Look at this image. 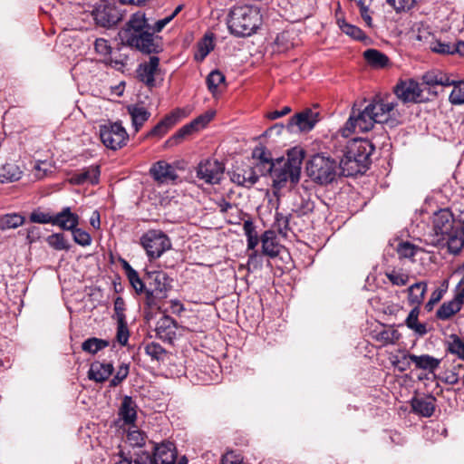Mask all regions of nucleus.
I'll list each match as a JSON object with an SVG mask.
<instances>
[{
	"instance_id": "f257e3e1",
	"label": "nucleus",
	"mask_w": 464,
	"mask_h": 464,
	"mask_svg": "<svg viewBox=\"0 0 464 464\" xmlns=\"http://www.w3.org/2000/svg\"><path fill=\"white\" fill-rule=\"evenodd\" d=\"M375 123L377 121L370 103L363 109L358 108L354 103L344 126L332 137L334 152L338 157H340L338 153H342L340 167L343 175L355 176L367 169L373 150L372 144L368 140L349 139V137L355 131L371 130Z\"/></svg>"
},
{
	"instance_id": "f03ea898",
	"label": "nucleus",
	"mask_w": 464,
	"mask_h": 464,
	"mask_svg": "<svg viewBox=\"0 0 464 464\" xmlns=\"http://www.w3.org/2000/svg\"><path fill=\"white\" fill-rule=\"evenodd\" d=\"M304 151L293 149L287 153V158H279L273 164V169L267 174L272 177L273 187L280 189L287 182L295 185L299 181Z\"/></svg>"
},
{
	"instance_id": "7ed1b4c3",
	"label": "nucleus",
	"mask_w": 464,
	"mask_h": 464,
	"mask_svg": "<svg viewBox=\"0 0 464 464\" xmlns=\"http://www.w3.org/2000/svg\"><path fill=\"white\" fill-rule=\"evenodd\" d=\"M260 22L261 16L257 8L239 5L231 9L227 25L232 34L248 36L258 28Z\"/></svg>"
},
{
	"instance_id": "20e7f679",
	"label": "nucleus",
	"mask_w": 464,
	"mask_h": 464,
	"mask_svg": "<svg viewBox=\"0 0 464 464\" xmlns=\"http://www.w3.org/2000/svg\"><path fill=\"white\" fill-rule=\"evenodd\" d=\"M330 146L336 160L341 161L342 153H338L340 157L334 152L332 140ZM306 170L308 175L320 184H328L333 182L335 178L340 175L343 176L340 167V163L336 164L335 160H332L329 157H325L323 154H316L312 157L308 161ZM344 177H346L344 175Z\"/></svg>"
},
{
	"instance_id": "39448f33",
	"label": "nucleus",
	"mask_w": 464,
	"mask_h": 464,
	"mask_svg": "<svg viewBox=\"0 0 464 464\" xmlns=\"http://www.w3.org/2000/svg\"><path fill=\"white\" fill-rule=\"evenodd\" d=\"M459 226H455L454 214L448 208L435 212L431 218V231L427 235L426 243L441 246L444 237L450 235Z\"/></svg>"
},
{
	"instance_id": "423d86ee",
	"label": "nucleus",
	"mask_w": 464,
	"mask_h": 464,
	"mask_svg": "<svg viewBox=\"0 0 464 464\" xmlns=\"http://www.w3.org/2000/svg\"><path fill=\"white\" fill-rule=\"evenodd\" d=\"M149 287L146 290L145 304L150 309L159 307V301L168 296L172 279L163 271L147 272Z\"/></svg>"
},
{
	"instance_id": "0eeeda50",
	"label": "nucleus",
	"mask_w": 464,
	"mask_h": 464,
	"mask_svg": "<svg viewBox=\"0 0 464 464\" xmlns=\"http://www.w3.org/2000/svg\"><path fill=\"white\" fill-rule=\"evenodd\" d=\"M119 37L122 44L134 48L144 53H157L161 51L160 42L155 39L150 30L130 32V30H121Z\"/></svg>"
},
{
	"instance_id": "6e6552de",
	"label": "nucleus",
	"mask_w": 464,
	"mask_h": 464,
	"mask_svg": "<svg viewBox=\"0 0 464 464\" xmlns=\"http://www.w3.org/2000/svg\"><path fill=\"white\" fill-rule=\"evenodd\" d=\"M150 261L155 260L171 247L169 237L161 230H149L140 238Z\"/></svg>"
},
{
	"instance_id": "1a4fd4ad",
	"label": "nucleus",
	"mask_w": 464,
	"mask_h": 464,
	"mask_svg": "<svg viewBox=\"0 0 464 464\" xmlns=\"http://www.w3.org/2000/svg\"><path fill=\"white\" fill-rule=\"evenodd\" d=\"M100 138L106 148L117 150L127 144L129 134L121 122H109L100 126Z\"/></svg>"
},
{
	"instance_id": "9d476101",
	"label": "nucleus",
	"mask_w": 464,
	"mask_h": 464,
	"mask_svg": "<svg viewBox=\"0 0 464 464\" xmlns=\"http://www.w3.org/2000/svg\"><path fill=\"white\" fill-rule=\"evenodd\" d=\"M398 103L391 97L380 98L376 97L370 102V106L373 111V116L377 123H387L396 121L400 115L396 110Z\"/></svg>"
},
{
	"instance_id": "9b49d317",
	"label": "nucleus",
	"mask_w": 464,
	"mask_h": 464,
	"mask_svg": "<svg viewBox=\"0 0 464 464\" xmlns=\"http://www.w3.org/2000/svg\"><path fill=\"white\" fill-rule=\"evenodd\" d=\"M92 15L97 25L105 28L116 25L122 19L121 11L114 5L109 3L97 5L92 10Z\"/></svg>"
},
{
	"instance_id": "f8f14e48",
	"label": "nucleus",
	"mask_w": 464,
	"mask_h": 464,
	"mask_svg": "<svg viewBox=\"0 0 464 464\" xmlns=\"http://www.w3.org/2000/svg\"><path fill=\"white\" fill-rule=\"evenodd\" d=\"M224 173V167L217 160H202L197 168V177L208 184H218Z\"/></svg>"
},
{
	"instance_id": "ddd939ff",
	"label": "nucleus",
	"mask_w": 464,
	"mask_h": 464,
	"mask_svg": "<svg viewBox=\"0 0 464 464\" xmlns=\"http://www.w3.org/2000/svg\"><path fill=\"white\" fill-rule=\"evenodd\" d=\"M187 114L180 108L173 110L167 114L160 122H158L146 135L147 138L156 137L162 138L175 124H177Z\"/></svg>"
},
{
	"instance_id": "4468645a",
	"label": "nucleus",
	"mask_w": 464,
	"mask_h": 464,
	"mask_svg": "<svg viewBox=\"0 0 464 464\" xmlns=\"http://www.w3.org/2000/svg\"><path fill=\"white\" fill-rule=\"evenodd\" d=\"M421 92L420 84L412 79L400 81L394 87V93L403 102H420Z\"/></svg>"
},
{
	"instance_id": "2eb2a0df",
	"label": "nucleus",
	"mask_w": 464,
	"mask_h": 464,
	"mask_svg": "<svg viewBox=\"0 0 464 464\" xmlns=\"http://www.w3.org/2000/svg\"><path fill=\"white\" fill-rule=\"evenodd\" d=\"M317 121L318 113L312 110H305L291 117L286 128L289 131H295V127L298 130L308 131L314 127Z\"/></svg>"
},
{
	"instance_id": "dca6fc26",
	"label": "nucleus",
	"mask_w": 464,
	"mask_h": 464,
	"mask_svg": "<svg viewBox=\"0 0 464 464\" xmlns=\"http://www.w3.org/2000/svg\"><path fill=\"white\" fill-rule=\"evenodd\" d=\"M160 58L152 55L148 62L140 63L137 70V78L146 84L148 87L155 86V76L158 74L160 69Z\"/></svg>"
},
{
	"instance_id": "f3484780",
	"label": "nucleus",
	"mask_w": 464,
	"mask_h": 464,
	"mask_svg": "<svg viewBox=\"0 0 464 464\" xmlns=\"http://www.w3.org/2000/svg\"><path fill=\"white\" fill-rule=\"evenodd\" d=\"M464 304V290L456 288L454 297L448 302H444L436 312V317L439 320L446 321L458 314Z\"/></svg>"
},
{
	"instance_id": "a211bd4d",
	"label": "nucleus",
	"mask_w": 464,
	"mask_h": 464,
	"mask_svg": "<svg viewBox=\"0 0 464 464\" xmlns=\"http://www.w3.org/2000/svg\"><path fill=\"white\" fill-rule=\"evenodd\" d=\"M150 175L159 184H168L178 179L175 168L165 160L155 162L150 169Z\"/></svg>"
},
{
	"instance_id": "6ab92c4d",
	"label": "nucleus",
	"mask_w": 464,
	"mask_h": 464,
	"mask_svg": "<svg viewBox=\"0 0 464 464\" xmlns=\"http://www.w3.org/2000/svg\"><path fill=\"white\" fill-rule=\"evenodd\" d=\"M230 179L239 186L250 188L257 182L258 175L255 167L237 166L230 172Z\"/></svg>"
},
{
	"instance_id": "aec40b11",
	"label": "nucleus",
	"mask_w": 464,
	"mask_h": 464,
	"mask_svg": "<svg viewBox=\"0 0 464 464\" xmlns=\"http://www.w3.org/2000/svg\"><path fill=\"white\" fill-rule=\"evenodd\" d=\"M100 174V166L92 165L72 173L69 182L72 185H83L85 183L95 185L99 183Z\"/></svg>"
},
{
	"instance_id": "412c9836",
	"label": "nucleus",
	"mask_w": 464,
	"mask_h": 464,
	"mask_svg": "<svg viewBox=\"0 0 464 464\" xmlns=\"http://www.w3.org/2000/svg\"><path fill=\"white\" fill-rule=\"evenodd\" d=\"M252 158L257 160L255 168L261 175H266L273 169L275 161L272 160L271 152L265 146H256L252 151Z\"/></svg>"
},
{
	"instance_id": "4be33fe9",
	"label": "nucleus",
	"mask_w": 464,
	"mask_h": 464,
	"mask_svg": "<svg viewBox=\"0 0 464 464\" xmlns=\"http://www.w3.org/2000/svg\"><path fill=\"white\" fill-rule=\"evenodd\" d=\"M177 324L170 316L161 317L156 326V333L160 339L171 343L176 338Z\"/></svg>"
},
{
	"instance_id": "5701e85b",
	"label": "nucleus",
	"mask_w": 464,
	"mask_h": 464,
	"mask_svg": "<svg viewBox=\"0 0 464 464\" xmlns=\"http://www.w3.org/2000/svg\"><path fill=\"white\" fill-rule=\"evenodd\" d=\"M410 358L417 370L423 371L428 374L435 373L441 362L440 359L435 358L430 354H412Z\"/></svg>"
},
{
	"instance_id": "b1692460",
	"label": "nucleus",
	"mask_w": 464,
	"mask_h": 464,
	"mask_svg": "<svg viewBox=\"0 0 464 464\" xmlns=\"http://www.w3.org/2000/svg\"><path fill=\"white\" fill-rule=\"evenodd\" d=\"M113 369L111 362L95 361L90 366L88 377L96 382H103L111 375Z\"/></svg>"
},
{
	"instance_id": "393cba45",
	"label": "nucleus",
	"mask_w": 464,
	"mask_h": 464,
	"mask_svg": "<svg viewBox=\"0 0 464 464\" xmlns=\"http://www.w3.org/2000/svg\"><path fill=\"white\" fill-rule=\"evenodd\" d=\"M79 224V216L72 213L70 208H64L54 215L53 226H58L63 230H73Z\"/></svg>"
},
{
	"instance_id": "a878e982",
	"label": "nucleus",
	"mask_w": 464,
	"mask_h": 464,
	"mask_svg": "<svg viewBox=\"0 0 464 464\" xmlns=\"http://www.w3.org/2000/svg\"><path fill=\"white\" fill-rule=\"evenodd\" d=\"M435 401L436 399L433 396L428 397H420V398H413L411 400V408L412 411L422 416L429 418L433 415L435 411Z\"/></svg>"
},
{
	"instance_id": "bb28decb",
	"label": "nucleus",
	"mask_w": 464,
	"mask_h": 464,
	"mask_svg": "<svg viewBox=\"0 0 464 464\" xmlns=\"http://www.w3.org/2000/svg\"><path fill=\"white\" fill-rule=\"evenodd\" d=\"M447 246L450 253L457 255L460 252L464 246V227H459L450 235L444 237L441 246L438 247H443Z\"/></svg>"
},
{
	"instance_id": "cd10ccee",
	"label": "nucleus",
	"mask_w": 464,
	"mask_h": 464,
	"mask_svg": "<svg viewBox=\"0 0 464 464\" xmlns=\"http://www.w3.org/2000/svg\"><path fill=\"white\" fill-rule=\"evenodd\" d=\"M263 254L270 257H276L279 255L282 246L276 241V232L266 230L261 237Z\"/></svg>"
},
{
	"instance_id": "c85d7f7f",
	"label": "nucleus",
	"mask_w": 464,
	"mask_h": 464,
	"mask_svg": "<svg viewBox=\"0 0 464 464\" xmlns=\"http://www.w3.org/2000/svg\"><path fill=\"white\" fill-rule=\"evenodd\" d=\"M137 403L130 396H124L119 409V415L125 424H133L137 419Z\"/></svg>"
},
{
	"instance_id": "c756f323",
	"label": "nucleus",
	"mask_w": 464,
	"mask_h": 464,
	"mask_svg": "<svg viewBox=\"0 0 464 464\" xmlns=\"http://www.w3.org/2000/svg\"><path fill=\"white\" fill-rule=\"evenodd\" d=\"M423 82L426 85L430 87L435 86H451L455 83V80L450 79V77L443 72L440 71H430L423 75Z\"/></svg>"
},
{
	"instance_id": "7c9ffc66",
	"label": "nucleus",
	"mask_w": 464,
	"mask_h": 464,
	"mask_svg": "<svg viewBox=\"0 0 464 464\" xmlns=\"http://www.w3.org/2000/svg\"><path fill=\"white\" fill-rule=\"evenodd\" d=\"M408 302L414 307H420L427 292V283L418 282L411 285L408 289Z\"/></svg>"
},
{
	"instance_id": "2f4dec72",
	"label": "nucleus",
	"mask_w": 464,
	"mask_h": 464,
	"mask_svg": "<svg viewBox=\"0 0 464 464\" xmlns=\"http://www.w3.org/2000/svg\"><path fill=\"white\" fill-rule=\"evenodd\" d=\"M123 268L125 270L127 278H128L130 285L135 290V292L138 295H140L143 293L146 295V290L148 288L146 287V285L140 277L138 272L134 268H132V266L126 261L123 262Z\"/></svg>"
},
{
	"instance_id": "473e14b6",
	"label": "nucleus",
	"mask_w": 464,
	"mask_h": 464,
	"mask_svg": "<svg viewBox=\"0 0 464 464\" xmlns=\"http://www.w3.org/2000/svg\"><path fill=\"white\" fill-rule=\"evenodd\" d=\"M128 111L131 117L132 125L136 131L140 130L150 116V112L146 108L139 105L130 106Z\"/></svg>"
},
{
	"instance_id": "72a5a7b5",
	"label": "nucleus",
	"mask_w": 464,
	"mask_h": 464,
	"mask_svg": "<svg viewBox=\"0 0 464 464\" xmlns=\"http://www.w3.org/2000/svg\"><path fill=\"white\" fill-rule=\"evenodd\" d=\"M150 26L148 24L145 14L141 12L133 14L125 27L121 30H130V32H139L144 30H150Z\"/></svg>"
},
{
	"instance_id": "f704fd0d",
	"label": "nucleus",
	"mask_w": 464,
	"mask_h": 464,
	"mask_svg": "<svg viewBox=\"0 0 464 464\" xmlns=\"http://www.w3.org/2000/svg\"><path fill=\"white\" fill-rule=\"evenodd\" d=\"M366 62L372 67L383 68L388 64V57L376 49H368L363 53Z\"/></svg>"
},
{
	"instance_id": "c9c22d12",
	"label": "nucleus",
	"mask_w": 464,
	"mask_h": 464,
	"mask_svg": "<svg viewBox=\"0 0 464 464\" xmlns=\"http://www.w3.org/2000/svg\"><path fill=\"white\" fill-rule=\"evenodd\" d=\"M420 307H413L409 313L405 324L408 328L414 331L419 335L427 334L426 324L419 323Z\"/></svg>"
},
{
	"instance_id": "e433bc0d",
	"label": "nucleus",
	"mask_w": 464,
	"mask_h": 464,
	"mask_svg": "<svg viewBox=\"0 0 464 464\" xmlns=\"http://www.w3.org/2000/svg\"><path fill=\"white\" fill-rule=\"evenodd\" d=\"M24 217L17 213L5 214L0 217V230L14 229L24 223Z\"/></svg>"
},
{
	"instance_id": "4c0bfd02",
	"label": "nucleus",
	"mask_w": 464,
	"mask_h": 464,
	"mask_svg": "<svg viewBox=\"0 0 464 464\" xmlns=\"http://www.w3.org/2000/svg\"><path fill=\"white\" fill-rule=\"evenodd\" d=\"M22 171L20 168L14 163H6L0 169L1 182H13L20 179Z\"/></svg>"
},
{
	"instance_id": "58836bf2",
	"label": "nucleus",
	"mask_w": 464,
	"mask_h": 464,
	"mask_svg": "<svg viewBox=\"0 0 464 464\" xmlns=\"http://www.w3.org/2000/svg\"><path fill=\"white\" fill-rule=\"evenodd\" d=\"M374 338L384 346L394 344L401 338V334L396 329L389 327L378 332Z\"/></svg>"
},
{
	"instance_id": "ea45409f",
	"label": "nucleus",
	"mask_w": 464,
	"mask_h": 464,
	"mask_svg": "<svg viewBox=\"0 0 464 464\" xmlns=\"http://www.w3.org/2000/svg\"><path fill=\"white\" fill-rule=\"evenodd\" d=\"M337 24L343 33L355 40L365 39L364 33L357 26L348 24L344 19H338Z\"/></svg>"
},
{
	"instance_id": "a19ab883",
	"label": "nucleus",
	"mask_w": 464,
	"mask_h": 464,
	"mask_svg": "<svg viewBox=\"0 0 464 464\" xmlns=\"http://www.w3.org/2000/svg\"><path fill=\"white\" fill-rule=\"evenodd\" d=\"M420 250V248L409 241H402L396 247L397 254L401 259L412 257Z\"/></svg>"
},
{
	"instance_id": "79ce46f5",
	"label": "nucleus",
	"mask_w": 464,
	"mask_h": 464,
	"mask_svg": "<svg viewBox=\"0 0 464 464\" xmlns=\"http://www.w3.org/2000/svg\"><path fill=\"white\" fill-rule=\"evenodd\" d=\"M108 345L109 343L107 341L92 337L88 338L82 343V349L86 353L94 354Z\"/></svg>"
},
{
	"instance_id": "37998d69",
	"label": "nucleus",
	"mask_w": 464,
	"mask_h": 464,
	"mask_svg": "<svg viewBox=\"0 0 464 464\" xmlns=\"http://www.w3.org/2000/svg\"><path fill=\"white\" fill-rule=\"evenodd\" d=\"M206 82L209 92L215 94L218 86L225 82V75L221 72L215 70L208 75Z\"/></svg>"
},
{
	"instance_id": "c03bdc74",
	"label": "nucleus",
	"mask_w": 464,
	"mask_h": 464,
	"mask_svg": "<svg viewBox=\"0 0 464 464\" xmlns=\"http://www.w3.org/2000/svg\"><path fill=\"white\" fill-rule=\"evenodd\" d=\"M196 131L192 128V125L190 123H188L184 126H182L175 134H173L167 141L166 143L169 145H177L181 140H183L186 137L195 133Z\"/></svg>"
},
{
	"instance_id": "a18cd8bd",
	"label": "nucleus",
	"mask_w": 464,
	"mask_h": 464,
	"mask_svg": "<svg viewBox=\"0 0 464 464\" xmlns=\"http://www.w3.org/2000/svg\"><path fill=\"white\" fill-rule=\"evenodd\" d=\"M275 45L276 51L279 53L285 52L294 46V43L291 41V34L289 32H283L277 34L275 40Z\"/></svg>"
},
{
	"instance_id": "49530a36",
	"label": "nucleus",
	"mask_w": 464,
	"mask_h": 464,
	"mask_svg": "<svg viewBox=\"0 0 464 464\" xmlns=\"http://www.w3.org/2000/svg\"><path fill=\"white\" fill-rule=\"evenodd\" d=\"M385 276L393 285L403 286L409 282L410 276L408 274L392 269L387 271Z\"/></svg>"
},
{
	"instance_id": "de8ad7c7",
	"label": "nucleus",
	"mask_w": 464,
	"mask_h": 464,
	"mask_svg": "<svg viewBox=\"0 0 464 464\" xmlns=\"http://www.w3.org/2000/svg\"><path fill=\"white\" fill-rule=\"evenodd\" d=\"M47 243L55 250H69L70 246L63 234L55 233L47 237Z\"/></svg>"
},
{
	"instance_id": "09e8293b",
	"label": "nucleus",
	"mask_w": 464,
	"mask_h": 464,
	"mask_svg": "<svg viewBox=\"0 0 464 464\" xmlns=\"http://www.w3.org/2000/svg\"><path fill=\"white\" fill-rule=\"evenodd\" d=\"M215 112L208 111L205 113L198 116L196 119H194L192 121H190V125H192V128L197 132L199 130L205 128L214 118Z\"/></svg>"
},
{
	"instance_id": "8fccbe9b",
	"label": "nucleus",
	"mask_w": 464,
	"mask_h": 464,
	"mask_svg": "<svg viewBox=\"0 0 464 464\" xmlns=\"http://www.w3.org/2000/svg\"><path fill=\"white\" fill-rule=\"evenodd\" d=\"M453 85V90L450 95V101L452 104L464 103V81L457 82Z\"/></svg>"
},
{
	"instance_id": "3c124183",
	"label": "nucleus",
	"mask_w": 464,
	"mask_h": 464,
	"mask_svg": "<svg viewBox=\"0 0 464 464\" xmlns=\"http://www.w3.org/2000/svg\"><path fill=\"white\" fill-rule=\"evenodd\" d=\"M451 342L449 343L448 351L450 353L458 355L459 358L464 359V343L456 334L450 336Z\"/></svg>"
},
{
	"instance_id": "603ef678",
	"label": "nucleus",
	"mask_w": 464,
	"mask_h": 464,
	"mask_svg": "<svg viewBox=\"0 0 464 464\" xmlns=\"http://www.w3.org/2000/svg\"><path fill=\"white\" fill-rule=\"evenodd\" d=\"M130 337V332L128 329V324L126 320L117 321V334L116 339L118 343L125 346L128 343V340Z\"/></svg>"
},
{
	"instance_id": "864d4df0",
	"label": "nucleus",
	"mask_w": 464,
	"mask_h": 464,
	"mask_svg": "<svg viewBox=\"0 0 464 464\" xmlns=\"http://www.w3.org/2000/svg\"><path fill=\"white\" fill-rule=\"evenodd\" d=\"M289 216H285L282 213L276 212L275 226L280 235L284 237H287L289 231Z\"/></svg>"
},
{
	"instance_id": "5fc2aeb1",
	"label": "nucleus",
	"mask_w": 464,
	"mask_h": 464,
	"mask_svg": "<svg viewBox=\"0 0 464 464\" xmlns=\"http://www.w3.org/2000/svg\"><path fill=\"white\" fill-rule=\"evenodd\" d=\"M53 219L54 215L40 210H34L30 215V220L34 223L53 225Z\"/></svg>"
},
{
	"instance_id": "6e6d98bb",
	"label": "nucleus",
	"mask_w": 464,
	"mask_h": 464,
	"mask_svg": "<svg viewBox=\"0 0 464 464\" xmlns=\"http://www.w3.org/2000/svg\"><path fill=\"white\" fill-rule=\"evenodd\" d=\"M73 240L76 244L87 246H90L92 243V237L90 234L81 228L75 227L73 230H72Z\"/></svg>"
},
{
	"instance_id": "4d7b16f0",
	"label": "nucleus",
	"mask_w": 464,
	"mask_h": 464,
	"mask_svg": "<svg viewBox=\"0 0 464 464\" xmlns=\"http://www.w3.org/2000/svg\"><path fill=\"white\" fill-rule=\"evenodd\" d=\"M412 354L413 353H404L401 358L394 357V359L392 361V363L398 369L399 372H403L410 369L411 364L412 363L410 357Z\"/></svg>"
},
{
	"instance_id": "13d9d810",
	"label": "nucleus",
	"mask_w": 464,
	"mask_h": 464,
	"mask_svg": "<svg viewBox=\"0 0 464 464\" xmlns=\"http://www.w3.org/2000/svg\"><path fill=\"white\" fill-rule=\"evenodd\" d=\"M145 352L149 356L155 360H160L166 353L165 349L160 344L154 342L150 343L145 346Z\"/></svg>"
},
{
	"instance_id": "bf43d9fd",
	"label": "nucleus",
	"mask_w": 464,
	"mask_h": 464,
	"mask_svg": "<svg viewBox=\"0 0 464 464\" xmlns=\"http://www.w3.org/2000/svg\"><path fill=\"white\" fill-rule=\"evenodd\" d=\"M244 229L247 237V248L249 250H254L259 243L258 237L256 233H254V228L250 222L245 223Z\"/></svg>"
},
{
	"instance_id": "052dcab7",
	"label": "nucleus",
	"mask_w": 464,
	"mask_h": 464,
	"mask_svg": "<svg viewBox=\"0 0 464 464\" xmlns=\"http://www.w3.org/2000/svg\"><path fill=\"white\" fill-rule=\"evenodd\" d=\"M213 43L211 38L205 37L203 42L199 44L198 53L195 55L197 60L202 61L212 51Z\"/></svg>"
},
{
	"instance_id": "680f3d73",
	"label": "nucleus",
	"mask_w": 464,
	"mask_h": 464,
	"mask_svg": "<svg viewBox=\"0 0 464 464\" xmlns=\"http://www.w3.org/2000/svg\"><path fill=\"white\" fill-rule=\"evenodd\" d=\"M430 50L437 53L441 54H453L454 53V45H450V44L441 43L440 41H434L430 44Z\"/></svg>"
},
{
	"instance_id": "e2e57ef3",
	"label": "nucleus",
	"mask_w": 464,
	"mask_h": 464,
	"mask_svg": "<svg viewBox=\"0 0 464 464\" xmlns=\"http://www.w3.org/2000/svg\"><path fill=\"white\" fill-rule=\"evenodd\" d=\"M129 374V364L122 363L119 366L118 371L114 377L111 380V386H118L123 380L127 378Z\"/></svg>"
},
{
	"instance_id": "0e129e2a",
	"label": "nucleus",
	"mask_w": 464,
	"mask_h": 464,
	"mask_svg": "<svg viewBox=\"0 0 464 464\" xmlns=\"http://www.w3.org/2000/svg\"><path fill=\"white\" fill-rule=\"evenodd\" d=\"M128 442L133 447H140L144 444V436L138 430H130L127 434Z\"/></svg>"
},
{
	"instance_id": "69168bd1",
	"label": "nucleus",
	"mask_w": 464,
	"mask_h": 464,
	"mask_svg": "<svg viewBox=\"0 0 464 464\" xmlns=\"http://www.w3.org/2000/svg\"><path fill=\"white\" fill-rule=\"evenodd\" d=\"M94 49L101 55H109L111 53V47L108 41L103 38H98L94 42Z\"/></svg>"
},
{
	"instance_id": "338daca9",
	"label": "nucleus",
	"mask_w": 464,
	"mask_h": 464,
	"mask_svg": "<svg viewBox=\"0 0 464 464\" xmlns=\"http://www.w3.org/2000/svg\"><path fill=\"white\" fill-rule=\"evenodd\" d=\"M125 311V301L122 297L118 296L114 300V313L117 321L126 320L124 314Z\"/></svg>"
},
{
	"instance_id": "774afa93",
	"label": "nucleus",
	"mask_w": 464,
	"mask_h": 464,
	"mask_svg": "<svg viewBox=\"0 0 464 464\" xmlns=\"http://www.w3.org/2000/svg\"><path fill=\"white\" fill-rule=\"evenodd\" d=\"M387 3L397 12L409 10L414 4V0H387Z\"/></svg>"
}]
</instances>
